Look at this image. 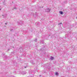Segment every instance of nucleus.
Here are the masks:
<instances>
[{
  "label": "nucleus",
  "instance_id": "obj_7",
  "mask_svg": "<svg viewBox=\"0 0 77 77\" xmlns=\"http://www.w3.org/2000/svg\"><path fill=\"white\" fill-rule=\"evenodd\" d=\"M44 41H42L41 42V44H44Z\"/></svg>",
  "mask_w": 77,
  "mask_h": 77
},
{
  "label": "nucleus",
  "instance_id": "obj_11",
  "mask_svg": "<svg viewBox=\"0 0 77 77\" xmlns=\"http://www.w3.org/2000/svg\"><path fill=\"white\" fill-rule=\"evenodd\" d=\"M27 66H25V67H24V68H27Z\"/></svg>",
  "mask_w": 77,
  "mask_h": 77
},
{
  "label": "nucleus",
  "instance_id": "obj_18",
  "mask_svg": "<svg viewBox=\"0 0 77 77\" xmlns=\"http://www.w3.org/2000/svg\"><path fill=\"white\" fill-rule=\"evenodd\" d=\"M8 50H9V49H8Z\"/></svg>",
  "mask_w": 77,
  "mask_h": 77
},
{
  "label": "nucleus",
  "instance_id": "obj_13",
  "mask_svg": "<svg viewBox=\"0 0 77 77\" xmlns=\"http://www.w3.org/2000/svg\"><path fill=\"white\" fill-rule=\"evenodd\" d=\"M23 56H26V54H23Z\"/></svg>",
  "mask_w": 77,
  "mask_h": 77
},
{
  "label": "nucleus",
  "instance_id": "obj_12",
  "mask_svg": "<svg viewBox=\"0 0 77 77\" xmlns=\"http://www.w3.org/2000/svg\"><path fill=\"white\" fill-rule=\"evenodd\" d=\"M28 77H32L30 75V76H28Z\"/></svg>",
  "mask_w": 77,
  "mask_h": 77
},
{
  "label": "nucleus",
  "instance_id": "obj_15",
  "mask_svg": "<svg viewBox=\"0 0 77 77\" xmlns=\"http://www.w3.org/2000/svg\"><path fill=\"white\" fill-rule=\"evenodd\" d=\"M7 24V23H5V24L6 25Z\"/></svg>",
  "mask_w": 77,
  "mask_h": 77
},
{
  "label": "nucleus",
  "instance_id": "obj_14",
  "mask_svg": "<svg viewBox=\"0 0 77 77\" xmlns=\"http://www.w3.org/2000/svg\"><path fill=\"white\" fill-rule=\"evenodd\" d=\"M12 30H13V29H11V31H12Z\"/></svg>",
  "mask_w": 77,
  "mask_h": 77
},
{
  "label": "nucleus",
  "instance_id": "obj_5",
  "mask_svg": "<svg viewBox=\"0 0 77 77\" xmlns=\"http://www.w3.org/2000/svg\"><path fill=\"white\" fill-rule=\"evenodd\" d=\"M35 24H36L37 26H39V23H35Z\"/></svg>",
  "mask_w": 77,
  "mask_h": 77
},
{
  "label": "nucleus",
  "instance_id": "obj_19",
  "mask_svg": "<svg viewBox=\"0 0 77 77\" xmlns=\"http://www.w3.org/2000/svg\"><path fill=\"white\" fill-rule=\"evenodd\" d=\"M40 76H41V75H40Z\"/></svg>",
  "mask_w": 77,
  "mask_h": 77
},
{
  "label": "nucleus",
  "instance_id": "obj_17",
  "mask_svg": "<svg viewBox=\"0 0 77 77\" xmlns=\"http://www.w3.org/2000/svg\"><path fill=\"white\" fill-rule=\"evenodd\" d=\"M42 49H43V48H42Z\"/></svg>",
  "mask_w": 77,
  "mask_h": 77
},
{
  "label": "nucleus",
  "instance_id": "obj_3",
  "mask_svg": "<svg viewBox=\"0 0 77 77\" xmlns=\"http://www.w3.org/2000/svg\"><path fill=\"white\" fill-rule=\"evenodd\" d=\"M55 75H58V73L57 72H56L55 73Z\"/></svg>",
  "mask_w": 77,
  "mask_h": 77
},
{
  "label": "nucleus",
  "instance_id": "obj_4",
  "mask_svg": "<svg viewBox=\"0 0 77 77\" xmlns=\"http://www.w3.org/2000/svg\"><path fill=\"white\" fill-rule=\"evenodd\" d=\"M32 72H33V71L31 70H29V73H32Z\"/></svg>",
  "mask_w": 77,
  "mask_h": 77
},
{
  "label": "nucleus",
  "instance_id": "obj_8",
  "mask_svg": "<svg viewBox=\"0 0 77 77\" xmlns=\"http://www.w3.org/2000/svg\"><path fill=\"white\" fill-rule=\"evenodd\" d=\"M35 41V42H37V38H35V40H34Z\"/></svg>",
  "mask_w": 77,
  "mask_h": 77
},
{
  "label": "nucleus",
  "instance_id": "obj_9",
  "mask_svg": "<svg viewBox=\"0 0 77 77\" xmlns=\"http://www.w3.org/2000/svg\"><path fill=\"white\" fill-rule=\"evenodd\" d=\"M62 25V23H59L58 24V25Z\"/></svg>",
  "mask_w": 77,
  "mask_h": 77
},
{
  "label": "nucleus",
  "instance_id": "obj_6",
  "mask_svg": "<svg viewBox=\"0 0 77 77\" xmlns=\"http://www.w3.org/2000/svg\"><path fill=\"white\" fill-rule=\"evenodd\" d=\"M50 59H51V60H53V59H54V57H52L50 58Z\"/></svg>",
  "mask_w": 77,
  "mask_h": 77
},
{
  "label": "nucleus",
  "instance_id": "obj_10",
  "mask_svg": "<svg viewBox=\"0 0 77 77\" xmlns=\"http://www.w3.org/2000/svg\"><path fill=\"white\" fill-rule=\"evenodd\" d=\"M13 9H17V8L15 7Z\"/></svg>",
  "mask_w": 77,
  "mask_h": 77
},
{
  "label": "nucleus",
  "instance_id": "obj_1",
  "mask_svg": "<svg viewBox=\"0 0 77 77\" xmlns=\"http://www.w3.org/2000/svg\"><path fill=\"white\" fill-rule=\"evenodd\" d=\"M45 10H46V12H50V10H51L50 9L48 8L45 9Z\"/></svg>",
  "mask_w": 77,
  "mask_h": 77
},
{
  "label": "nucleus",
  "instance_id": "obj_2",
  "mask_svg": "<svg viewBox=\"0 0 77 77\" xmlns=\"http://www.w3.org/2000/svg\"><path fill=\"white\" fill-rule=\"evenodd\" d=\"M59 13H60V14H61V15H62L63 14V12L61 11H60L59 12Z\"/></svg>",
  "mask_w": 77,
  "mask_h": 77
},
{
  "label": "nucleus",
  "instance_id": "obj_16",
  "mask_svg": "<svg viewBox=\"0 0 77 77\" xmlns=\"http://www.w3.org/2000/svg\"><path fill=\"white\" fill-rule=\"evenodd\" d=\"M24 74H26V72H25V73Z\"/></svg>",
  "mask_w": 77,
  "mask_h": 77
}]
</instances>
